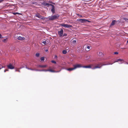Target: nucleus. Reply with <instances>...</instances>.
Returning a JSON list of instances; mask_svg holds the SVG:
<instances>
[{"label": "nucleus", "instance_id": "43", "mask_svg": "<svg viewBox=\"0 0 128 128\" xmlns=\"http://www.w3.org/2000/svg\"><path fill=\"white\" fill-rule=\"evenodd\" d=\"M22 68V67H20V68H19V69H21V68Z\"/></svg>", "mask_w": 128, "mask_h": 128}, {"label": "nucleus", "instance_id": "35", "mask_svg": "<svg viewBox=\"0 0 128 128\" xmlns=\"http://www.w3.org/2000/svg\"><path fill=\"white\" fill-rule=\"evenodd\" d=\"M67 35V34H63V36H66Z\"/></svg>", "mask_w": 128, "mask_h": 128}, {"label": "nucleus", "instance_id": "19", "mask_svg": "<svg viewBox=\"0 0 128 128\" xmlns=\"http://www.w3.org/2000/svg\"><path fill=\"white\" fill-rule=\"evenodd\" d=\"M86 46V47L88 49V50H89V49H90V46H88L87 45H86V46Z\"/></svg>", "mask_w": 128, "mask_h": 128}, {"label": "nucleus", "instance_id": "3", "mask_svg": "<svg viewBox=\"0 0 128 128\" xmlns=\"http://www.w3.org/2000/svg\"><path fill=\"white\" fill-rule=\"evenodd\" d=\"M61 26L66 28H70L72 27V26L70 25L64 24H60Z\"/></svg>", "mask_w": 128, "mask_h": 128}, {"label": "nucleus", "instance_id": "2", "mask_svg": "<svg viewBox=\"0 0 128 128\" xmlns=\"http://www.w3.org/2000/svg\"><path fill=\"white\" fill-rule=\"evenodd\" d=\"M59 15L58 14H56L55 15L50 17L49 19L50 20H53L55 19L58 18L59 17Z\"/></svg>", "mask_w": 128, "mask_h": 128}, {"label": "nucleus", "instance_id": "26", "mask_svg": "<svg viewBox=\"0 0 128 128\" xmlns=\"http://www.w3.org/2000/svg\"><path fill=\"white\" fill-rule=\"evenodd\" d=\"M26 68H27L28 70H34V69H32L31 68H28L27 66L26 67Z\"/></svg>", "mask_w": 128, "mask_h": 128}, {"label": "nucleus", "instance_id": "37", "mask_svg": "<svg viewBox=\"0 0 128 128\" xmlns=\"http://www.w3.org/2000/svg\"><path fill=\"white\" fill-rule=\"evenodd\" d=\"M3 1V0H0V3L2 2Z\"/></svg>", "mask_w": 128, "mask_h": 128}, {"label": "nucleus", "instance_id": "21", "mask_svg": "<svg viewBox=\"0 0 128 128\" xmlns=\"http://www.w3.org/2000/svg\"><path fill=\"white\" fill-rule=\"evenodd\" d=\"M44 6H46L50 5V4H49L48 3H44Z\"/></svg>", "mask_w": 128, "mask_h": 128}, {"label": "nucleus", "instance_id": "22", "mask_svg": "<svg viewBox=\"0 0 128 128\" xmlns=\"http://www.w3.org/2000/svg\"><path fill=\"white\" fill-rule=\"evenodd\" d=\"M7 38H6L5 39H4L3 40V41L4 42H6L7 41Z\"/></svg>", "mask_w": 128, "mask_h": 128}, {"label": "nucleus", "instance_id": "8", "mask_svg": "<svg viewBox=\"0 0 128 128\" xmlns=\"http://www.w3.org/2000/svg\"><path fill=\"white\" fill-rule=\"evenodd\" d=\"M77 20L78 21H80L82 23L86 22H90V21L89 20L84 19H79L78 20Z\"/></svg>", "mask_w": 128, "mask_h": 128}, {"label": "nucleus", "instance_id": "46", "mask_svg": "<svg viewBox=\"0 0 128 128\" xmlns=\"http://www.w3.org/2000/svg\"><path fill=\"white\" fill-rule=\"evenodd\" d=\"M127 64H128V63H127Z\"/></svg>", "mask_w": 128, "mask_h": 128}, {"label": "nucleus", "instance_id": "18", "mask_svg": "<svg viewBox=\"0 0 128 128\" xmlns=\"http://www.w3.org/2000/svg\"><path fill=\"white\" fill-rule=\"evenodd\" d=\"M67 51L66 50H63L62 51V53L64 54H66L67 53Z\"/></svg>", "mask_w": 128, "mask_h": 128}, {"label": "nucleus", "instance_id": "29", "mask_svg": "<svg viewBox=\"0 0 128 128\" xmlns=\"http://www.w3.org/2000/svg\"><path fill=\"white\" fill-rule=\"evenodd\" d=\"M90 66H91V68L92 69V68H93L94 67V64H91L90 65Z\"/></svg>", "mask_w": 128, "mask_h": 128}, {"label": "nucleus", "instance_id": "42", "mask_svg": "<svg viewBox=\"0 0 128 128\" xmlns=\"http://www.w3.org/2000/svg\"><path fill=\"white\" fill-rule=\"evenodd\" d=\"M1 37V34H0V38Z\"/></svg>", "mask_w": 128, "mask_h": 128}, {"label": "nucleus", "instance_id": "6", "mask_svg": "<svg viewBox=\"0 0 128 128\" xmlns=\"http://www.w3.org/2000/svg\"><path fill=\"white\" fill-rule=\"evenodd\" d=\"M35 16L38 18H39L42 19L43 20H44L45 18L44 16H42L40 15L39 14H37L35 15Z\"/></svg>", "mask_w": 128, "mask_h": 128}, {"label": "nucleus", "instance_id": "9", "mask_svg": "<svg viewBox=\"0 0 128 128\" xmlns=\"http://www.w3.org/2000/svg\"><path fill=\"white\" fill-rule=\"evenodd\" d=\"M58 34L60 35V36L61 37L63 35V30L62 29H61L60 31L58 32Z\"/></svg>", "mask_w": 128, "mask_h": 128}, {"label": "nucleus", "instance_id": "10", "mask_svg": "<svg viewBox=\"0 0 128 128\" xmlns=\"http://www.w3.org/2000/svg\"><path fill=\"white\" fill-rule=\"evenodd\" d=\"M50 5L52 6V8L51 9L52 12L53 13H54L55 12V7L52 4H50Z\"/></svg>", "mask_w": 128, "mask_h": 128}, {"label": "nucleus", "instance_id": "13", "mask_svg": "<svg viewBox=\"0 0 128 128\" xmlns=\"http://www.w3.org/2000/svg\"><path fill=\"white\" fill-rule=\"evenodd\" d=\"M66 70L69 71H70L74 70V67L73 68H66Z\"/></svg>", "mask_w": 128, "mask_h": 128}, {"label": "nucleus", "instance_id": "15", "mask_svg": "<svg viewBox=\"0 0 128 128\" xmlns=\"http://www.w3.org/2000/svg\"><path fill=\"white\" fill-rule=\"evenodd\" d=\"M82 68H91V66H90L89 65L88 66H82Z\"/></svg>", "mask_w": 128, "mask_h": 128}, {"label": "nucleus", "instance_id": "31", "mask_svg": "<svg viewBox=\"0 0 128 128\" xmlns=\"http://www.w3.org/2000/svg\"><path fill=\"white\" fill-rule=\"evenodd\" d=\"M124 20H126V21L127 22H128V19L127 18H125L124 19Z\"/></svg>", "mask_w": 128, "mask_h": 128}, {"label": "nucleus", "instance_id": "45", "mask_svg": "<svg viewBox=\"0 0 128 128\" xmlns=\"http://www.w3.org/2000/svg\"><path fill=\"white\" fill-rule=\"evenodd\" d=\"M77 15L78 16H79V15H79V14H77Z\"/></svg>", "mask_w": 128, "mask_h": 128}, {"label": "nucleus", "instance_id": "30", "mask_svg": "<svg viewBox=\"0 0 128 128\" xmlns=\"http://www.w3.org/2000/svg\"><path fill=\"white\" fill-rule=\"evenodd\" d=\"M3 67L0 64V70L3 68Z\"/></svg>", "mask_w": 128, "mask_h": 128}, {"label": "nucleus", "instance_id": "38", "mask_svg": "<svg viewBox=\"0 0 128 128\" xmlns=\"http://www.w3.org/2000/svg\"><path fill=\"white\" fill-rule=\"evenodd\" d=\"M36 70V71H39L40 70Z\"/></svg>", "mask_w": 128, "mask_h": 128}, {"label": "nucleus", "instance_id": "44", "mask_svg": "<svg viewBox=\"0 0 128 128\" xmlns=\"http://www.w3.org/2000/svg\"><path fill=\"white\" fill-rule=\"evenodd\" d=\"M127 42L128 43V40L127 41Z\"/></svg>", "mask_w": 128, "mask_h": 128}, {"label": "nucleus", "instance_id": "36", "mask_svg": "<svg viewBox=\"0 0 128 128\" xmlns=\"http://www.w3.org/2000/svg\"><path fill=\"white\" fill-rule=\"evenodd\" d=\"M118 52H114V54H118Z\"/></svg>", "mask_w": 128, "mask_h": 128}, {"label": "nucleus", "instance_id": "33", "mask_svg": "<svg viewBox=\"0 0 128 128\" xmlns=\"http://www.w3.org/2000/svg\"><path fill=\"white\" fill-rule=\"evenodd\" d=\"M18 13L17 12H14L13 13V14L14 15H16V14H18Z\"/></svg>", "mask_w": 128, "mask_h": 128}, {"label": "nucleus", "instance_id": "28", "mask_svg": "<svg viewBox=\"0 0 128 128\" xmlns=\"http://www.w3.org/2000/svg\"><path fill=\"white\" fill-rule=\"evenodd\" d=\"M51 62L52 63L55 64H56V62L55 61H54V60H52L51 61Z\"/></svg>", "mask_w": 128, "mask_h": 128}, {"label": "nucleus", "instance_id": "14", "mask_svg": "<svg viewBox=\"0 0 128 128\" xmlns=\"http://www.w3.org/2000/svg\"><path fill=\"white\" fill-rule=\"evenodd\" d=\"M18 40H24L25 38L24 37H22L21 36H20L18 38Z\"/></svg>", "mask_w": 128, "mask_h": 128}, {"label": "nucleus", "instance_id": "20", "mask_svg": "<svg viewBox=\"0 0 128 128\" xmlns=\"http://www.w3.org/2000/svg\"><path fill=\"white\" fill-rule=\"evenodd\" d=\"M113 64V63H108L106 64H102V66H104V65H110V64Z\"/></svg>", "mask_w": 128, "mask_h": 128}, {"label": "nucleus", "instance_id": "39", "mask_svg": "<svg viewBox=\"0 0 128 128\" xmlns=\"http://www.w3.org/2000/svg\"><path fill=\"white\" fill-rule=\"evenodd\" d=\"M79 17H82V16H81V15H79Z\"/></svg>", "mask_w": 128, "mask_h": 128}, {"label": "nucleus", "instance_id": "12", "mask_svg": "<svg viewBox=\"0 0 128 128\" xmlns=\"http://www.w3.org/2000/svg\"><path fill=\"white\" fill-rule=\"evenodd\" d=\"M47 65L46 64L44 65H39L38 67L41 68H46L47 67Z\"/></svg>", "mask_w": 128, "mask_h": 128}, {"label": "nucleus", "instance_id": "4", "mask_svg": "<svg viewBox=\"0 0 128 128\" xmlns=\"http://www.w3.org/2000/svg\"><path fill=\"white\" fill-rule=\"evenodd\" d=\"M73 66L74 70L78 68H82V66L80 64H76L73 65Z\"/></svg>", "mask_w": 128, "mask_h": 128}, {"label": "nucleus", "instance_id": "25", "mask_svg": "<svg viewBox=\"0 0 128 128\" xmlns=\"http://www.w3.org/2000/svg\"><path fill=\"white\" fill-rule=\"evenodd\" d=\"M99 55H100V56H101L102 55V52H100V51H99Z\"/></svg>", "mask_w": 128, "mask_h": 128}, {"label": "nucleus", "instance_id": "41", "mask_svg": "<svg viewBox=\"0 0 128 128\" xmlns=\"http://www.w3.org/2000/svg\"><path fill=\"white\" fill-rule=\"evenodd\" d=\"M45 51L46 52H48V50H45Z\"/></svg>", "mask_w": 128, "mask_h": 128}, {"label": "nucleus", "instance_id": "23", "mask_svg": "<svg viewBox=\"0 0 128 128\" xmlns=\"http://www.w3.org/2000/svg\"><path fill=\"white\" fill-rule=\"evenodd\" d=\"M40 56V54L39 53H36V56L37 57H39Z\"/></svg>", "mask_w": 128, "mask_h": 128}, {"label": "nucleus", "instance_id": "24", "mask_svg": "<svg viewBox=\"0 0 128 128\" xmlns=\"http://www.w3.org/2000/svg\"><path fill=\"white\" fill-rule=\"evenodd\" d=\"M40 59L42 61H44V57H42L40 58Z\"/></svg>", "mask_w": 128, "mask_h": 128}, {"label": "nucleus", "instance_id": "17", "mask_svg": "<svg viewBox=\"0 0 128 128\" xmlns=\"http://www.w3.org/2000/svg\"><path fill=\"white\" fill-rule=\"evenodd\" d=\"M72 44H74V45H75L76 43V40H73L72 42Z\"/></svg>", "mask_w": 128, "mask_h": 128}, {"label": "nucleus", "instance_id": "1", "mask_svg": "<svg viewBox=\"0 0 128 128\" xmlns=\"http://www.w3.org/2000/svg\"><path fill=\"white\" fill-rule=\"evenodd\" d=\"M54 68H54V67L52 68L50 67H49V69H48L43 70H40L39 71H44V72L49 71V72H60V71L56 72V71H55L54 70H52V69H54Z\"/></svg>", "mask_w": 128, "mask_h": 128}, {"label": "nucleus", "instance_id": "7", "mask_svg": "<svg viewBox=\"0 0 128 128\" xmlns=\"http://www.w3.org/2000/svg\"><path fill=\"white\" fill-rule=\"evenodd\" d=\"M7 66L8 68L11 70L14 69V68L13 65V64L11 63H10L8 65H7Z\"/></svg>", "mask_w": 128, "mask_h": 128}, {"label": "nucleus", "instance_id": "40", "mask_svg": "<svg viewBox=\"0 0 128 128\" xmlns=\"http://www.w3.org/2000/svg\"><path fill=\"white\" fill-rule=\"evenodd\" d=\"M54 58H57V56H54Z\"/></svg>", "mask_w": 128, "mask_h": 128}, {"label": "nucleus", "instance_id": "34", "mask_svg": "<svg viewBox=\"0 0 128 128\" xmlns=\"http://www.w3.org/2000/svg\"><path fill=\"white\" fill-rule=\"evenodd\" d=\"M15 71L16 72L18 71V72H20V70H17V69L16 70H15Z\"/></svg>", "mask_w": 128, "mask_h": 128}, {"label": "nucleus", "instance_id": "16", "mask_svg": "<svg viewBox=\"0 0 128 128\" xmlns=\"http://www.w3.org/2000/svg\"><path fill=\"white\" fill-rule=\"evenodd\" d=\"M116 22V21L115 20H114L110 24V26H114L115 23Z\"/></svg>", "mask_w": 128, "mask_h": 128}, {"label": "nucleus", "instance_id": "11", "mask_svg": "<svg viewBox=\"0 0 128 128\" xmlns=\"http://www.w3.org/2000/svg\"><path fill=\"white\" fill-rule=\"evenodd\" d=\"M119 62V64H121L123 63V60L122 59H118L116 61V62H114V63L116 62Z\"/></svg>", "mask_w": 128, "mask_h": 128}, {"label": "nucleus", "instance_id": "27", "mask_svg": "<svg viewBox=\"0 0 128 128\" xmlns=\"http://www.w3.org/2000/svg\"><path fill=\"white\" fill-rule=\"evenodd\" d=\"M42 43L44 44V45H45L46 44V41H44L42 42Z\"/></svg>", "mask_w": 128, "mask_h": 128}, {"label": "nucleus", "instance_id": "5", "mask_svg": "<svg viewBox=\"0 0 128 128\" xmlns=\"http://www.w3.org/2000/svg\"><path fill=\"white\" fill-rule=\"evenodd\" d=\"M102 64L101 63H100L97 65V66H96L92 68V69H94L97 68H100L103 66Z\"/></svg>", "mask_w": 128, "mask_h": 128}, {"label": "nucleus", "instance_id": "32", "mask_svg": "<svg viewBox=\"0 0 128 128\" xmlns=\"http://www.w3.org/2000/svg\"><path fill=\"white\" fill-rule=\"evenodd\" d=\"M8 69H6L4 70V72H5L6 71H8Z\"/></svg>", "mask_w": 128, "mask_h": 128}]
</instances>
